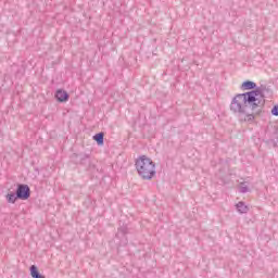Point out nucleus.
<instances>
[{"label": "nucleus", "instance_id": "nucleus-1", "mask_svg": "<svg viewBox=\"0 0 278 278\" xmlns=\"http://www.w3.org/2000/svg\"><path fill=\"white\" fill-rule=\"evenodd\" d=\"M264 98L263 88H257L245 93H238L230 103V111L233 112V114H239V116H244V118H240V121L253 123L255 116H260L262 110H264V105H266Z\"/></svg>", "mask_w": 278, "mask_h": 278}, {"label": "nucleus", "instance_id": "nucleus-2", "mask_svg": "<svg viewBox=\"0 0 278 278\" xmlns=\"http://www.w3.org/2000/svg\"><path fill=\"white\" fill-rule=\"evenodd\" d=\"M136 170L141 179L149 181L155 177V163L147 155L139 156L135 162Z\"/></svg>", "mask_w": 278, "mask_h": 278}, {"label": "nucleus", "instance_id": "nucleus-3", "mask_svg": "<svg viewBox=\"0 0 278 278\" xmlns=\"http://www.w3.org/2000/svg\"><path fill=\"white\" fill-rule=\"evenodd\" d=\"M15 193L21 201H27L31 197V189L28 185L18 184Z\"/></svg>", "mask_w": 278, "mask_h": 278}, {"label": "nucleus", "instance_id": "nucleus-4", "mask_svg": "<svg viewBox=\"0 0 278 278\" xmlns=\"http://www.w3.org/2000/svg\"><path fill=\"white\" fill-rule=\"evenodd\" d=\"M54 97L56 101H59V103H66L71 96H68V92H66L65 90L58 89Z\"/></svg>", "mask_w": 278, "mask_h": 278}, {"label": "nucleus", "instance_id": "nucleus-5", "mask_svg": "<svg viewBox=\"0 0 278 278\" xmlns=\"http://www.w3.org/2000/svg\"><path fill=\"white\" fill-rule=\"evenodd\" d=\"M257 88H262L263 89V94H264V88L263 87H257V84H255L251 80H245L241 85V90H251V92H253V90H257Z\"/></svg>", "mask_w": 278, "mask_h": 278}, {"label": "nucleus", "instance_id": "nucleus-6", "mask_svg": "<svg viewBox=\"0 0 278 278\" xmlns=\"http://www.w3.org/2000/svg\"><path fill=\"white\" fill-rule=\"evenodd\" d=\"M103 138H105L104 132H98L93 136V140L97 141L99 147H103Z\"/></svg>", "mask_w": 278, "mask_h": 278}, {"label": "nucleus", "instance_id": "nucleus-7", "mask_svg": "<svg viewBox=\"0 0 278 278\" xmlns=\"http://www.w3.org/2000/svg\"><path fill=\"white\" fill-rule=\"evenodd\" d=\"M30 276L33 278H45V276H42L40 271H38V267L36 265L30 266Z\"/></svg>", "mask_w": 278, "mask_h": 278}, {"label": "nucleus", "instance_id": "nucleus-8", "mask_svg": "<svg viewBox=\"0 0 278 278\" xmlns=\"http://www.w3.org/2000/svg\"><path fill=\"white\" fill-rule=\"evenodd\" d=\"M237 211L239 212V214H247V212H249V206H247L244 204V202H239L237 205Z\"/></svg>", "mask_w": 278, "mask_h": 278}, {"label": "nucleus", "instance_id": "nucleus-9", "mask_svg": "<svg viewBox=\"0 0 278 278\" xmlns=\"http://www.w3.org/2000/svg\"><path fill=\"white\" fill-rule=\"evenodd\" d=\"M7 201H8V203H13V204L16 203V201H18L16 192L15 193L14 192L8 193L7 194Z\"/></svg>", "mask_w": 278, "mask_h": 278}, {"label": "nucleus", "instance_id": "nucleus-10", "mask_svg": "<svg viewBox=\"0 0 278 278\" xmlns=\"http://www.w3.org/2000/svg\"><path fill=\"white\" fill-rule=\"evenodd\" d=\"M239 192H241V194H247V192H249V186H247V182L239 184Z\"/></svg>", "mask_w": 278, "mask_h": 278}, {"label": "nucleus", "instance_id": "nucleus-11", "mask_svg": "<svg viewBox=\"0 0 278 278\" xmlns=\"http://www.w3.org/2000/svg\"><path fill=\"white\" fill-rule=\"evenodd\" d=\"M121 236H127V227H121L118 228V231L116 233V238H121Z\"/></svg>", "mask_w": 278, "mask_h": 278}, {"label": "nucleus", "instance_id": "nucleus-12", "mask_svg": "<svg viewBox=\"0 0 278 278\" xmlns=\"http://www.w3.org/2000/svg\"><path fill=\"white\" fill-rule=\"evenodd\" d=\"M271 114H273V116H278V105H275V106L271 109Z\"/></svg>", "mask_w": 278, "mask_h": 278}, {"label": "nucleus", "instance_id": "nucleus-13", "mask_svg": "<svg viewBox=\"0 0 278 278\" xmlns=\"http://www.w3.org/2000/svg\"><path fill=\"white\" fill-rule=\"evenodd\" d=\"M88 154L80 155V160H88Z\"/></svg>", "mask_w": 278, "mask_h": 278}, {"label": "nucleus", "instance_id": "nucleus-14", "mask_svg": "<svg viewBox=\"0 0 278 278\" xmlns=\"http://www.w3.org/2000/svg\"><path fill=\"white\" fill-rule=\"evenodd\" d=\"M124 244H127V239H125V242H124Z\"/></svg>", "mask_w": 278, "mask_h": 278}]
</instances>
